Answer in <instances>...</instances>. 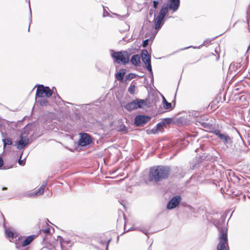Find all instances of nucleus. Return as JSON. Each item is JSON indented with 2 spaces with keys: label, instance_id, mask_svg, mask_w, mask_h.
<instances>
[{
  "label": "nucleus",
  "instance_id": "obj_22",
  "mask_svg": "<svg viewBox=\"0 0 250 250\" xmlns=\"http://www.w3.org/2000/svg\"><path fill=\"white\" fill-rule=\"evenodd\" d=\"M136 86L135 85L131 84L128 89V91L131 94H133L135 92Z\"/></svg>",
  "mask_w": 250,
  "mask_h": 250
},
{
  "label": "nucleus",
  "instance_id": "obj_37",
  "mask_svg": "<svg viewBox=\"0 0 250 250\" xmlns=\"http://www.w3.org/2000/svg\"><path fill=\"white\" fill-rule=\"evenodd\" d=\"M143 232H144L145 234H146V232H145V231H143Z\"/></svg>",
  "mask_w": 250,
  "mask_h": 250
},
{
  "label": "nucleus",
  "instance_id": "obj_9",
  "mask_svg": "<svg viewBox=\"0 0 250 250\" xmlns=\"http://www.w3.org/2000/svg\"><path fill=\"white\" fill-rule=\"evenodd\" d=\"M150 120V117L145 115H138L135 118V124L137 126L145 124Z\"/></svg>",
  "mask_w": 250,
  "mask_h": 250
},
{
  "label": "nucleus",
  "instance_id": "obj_27",
  "mask_svg": "<svg viewBox=\"0 0 250 250\" xmlns=\"http://www.w3.org/2000/svg\"><path fill=\"white\" fill-rule=\"evenodd\" d=\"M153 7L154 8H155V9L157 8V5H158V4L159 3V1H156V0H154L153 1Z\"/></svg>",
  "mask_w": 250,
  "mask_h": 250
},
{
  "label": "nucleus",
  "instance_id": "obj_18",
  "mask_svg": "<svg viewBox=\"0 0 250 250\" xmlns=\"http://www.w3.org/2000/svg\"><path fill=\"white\" fill-rule=\"evenodd\" d=\"M56 250H69V249L67 247H65V243L62 242L61 239H60L59 246L56 247Z\"/></svg>",
  "mask_w": 250,
  "mask_h": 250
},
{
  "label": "nucleus",
  "instance_id": "obj_17",
  "mask_svg": "<svg viewBox=\"0 0 250 250\" xmlns=\"http://www.w3.org/2000/svg\"><path fill=\"white\" fill-rule=\"evenodd\" d=\"M125 73V69H121L119 71V72L116 74V78L120 81H122L123 80L124 75Z\"/></svg>",
  "mask_w": 250,
  "mask_h": 250
},
{
  "label": "nucleus",
  "instance_id": "obj_29",
  "mask_svg": "<svg viewBox=\"0 0 250 250\" xmlns=\"http://www.w3.org/2000/svg\"><path fill=\"white\" fill-rule=\"evenodd\" d=\"M164 125H165V124L164 123H159L157 125V128L161 127H163V126Z\"/></svg>",
  "mask_w": 250,
  "mask_h": 250
},
{
  "label": "nucleus",
  "instance_id": "obj_12",
  "mask_svg": "<svg viewBox=\"0 0 250 250\" xmlns=\"http://www.w3.org/2000/svg\"><path fill=\"white\" fill-rule=\"evenodd\" d=\"M180 0H170V3L168 7L169 9L174 12L178 10Z\"/></svg>",
  "mask_w": 250,
  "mask_h": 250
},
{
  "label": "nucleus",
  "instance_id": "obj_35",
  "mask_svg": "<svg viewBox=\"0 0 250 250\" xmlns=\"http://www.w3.org/2000/svg\"><path fill=\"white\" fill-rule=\"evenodd\" d=\"M6 189H7V188L4 187V188H3L2 190H5Z\"/></svg>",
  "mask_w": 250,
  "mask_h": 250
},
{
  "label": "nucleus",
  "instance_id": "obj_26",
  "mask_svg": "<svg viewBox=\"0 0 250 250\" xmlns=\"http://www.w3.org/2000/svg\"><path fill=\"white\" fill-rule=\"evenodd\" d=\"M148 40L146 39L143 42V46L146 47L148 45Z\"/></svg>",
  "mask_w": 250,
  "mask_h": 250
},
{
  "label": "nucleus",
  "instance_id": "obj_23",
  "mask_svg": "<svg viewBox=\"0 0 250 250\" xmlns=\"http://www.w3.org/2000/svg\"><path fill=\"white\" fill-rule=\"evenodd\" d=\"M189 116L193 117L194 118H198L200 116V113L198 111H193L189 113Z\"/></svg>",
  "mask_w": 250,
  "mask_h": 250
},
{
  "label": "nucleus",
  "instance_id": "obj_8",
  "mask_svg": "<svg viewBox=\"0 0 250 250\" xmlns=\"http://www.w3.org/2000/svg\"><path fill=\"white\" fill-rule=\"evenodd\" d=\"M91 139L90 135L87 133L81 134V138L79 141V145L81 146H86L90 144Z\"/></svg>",
  "mask_w": 250,
  "mask_h": 250
},
{
  "label": "nucleus",
  "instance_id": "obj_20",
  "mask_svg": "<svg viewBox=\"0 0 250 250\" xmlns=\"http://www.w3.org/2000/svg\"><path fill=\"white\" fill-rule=\"evenodd\" d=\"M4 147H5L6 145H11L12 144V140L9 138L3 139L2 140Z\"/></svg>",
  "mask_w": 250,
  "mask_h": 250
},
{
  "label": "nucleus",
  "instance_id": "obj_14",
  "mask_svg": "<svg viewBox=\"0 0 250 250\" xmlns=\"http://www.w3.org/2000/svg\"><path fill=\"white\" fill-rule=\"evenodd\" d=\"M46 185L47 183L46 182H44L39 189L34 193V194H32V195L39 196L42 195L44 192V188Z\"/></svg>",
  "mask_w": 250,
  "mask_h": 250
},
{
  "label": "nucleus",
  "instance_id": "obj_16",
  "mask_svg": "<svg viewBox=\"0 0 250 250\" xmlns=\"http://www.w3.org/2000/svg\"><path fill=\"white\" fill-rule=\"evenodd\" d=\"M140 56L138 55H134L132 57L130 62L133 65H137L140 62Z\"/></svg>",
  "mask_w": 250,
  "mask_h": 250
},
{
  "label": "nucleus",
  "instance_id": "obj_3",
  "mask_svg": "<svg viewBox=\"0 0 250 250\" xmlns=\"http://www.w3.org/2000/svg\"><path fill=\"white\" fill-rule=\"evenodd\" d=\"M130 54L126 51L119 52H112L111 56L115 59L116 62L120 63L122 62L126 64L129 62Z\"/></svg>",
  "mask_w": 250,
  "mask_h": 250
},
{
  "label": "nucleus",
  "instance_id": "obj_7",
  "mask_svg": "<svg viewBox=\"0 0 250 250\" xmlns=\"http://www.w3.org/2000/svg\"><path fill=\"white\" fill-rule=\"evenodd\" d=\"M213 133L224 144L231 145L232 143V139L227 134L222 133L219 130H215Z\"/></svg>",
  "mask_w": 250,
  "mask_h": 250
},
{
  "label": "nucleus",
  "instance_id": "obj_13",
  "mask_svg": "<svg viewBox=\"0 0 250 250\" xmlns=\"http://www.w3.org/2000/svg\"><path fill=\"white\" fill-rule=\"evenodd\" d=\"M36 236L34 235H30L27 237L22 242L21 246L22 247L29 245L35 238Z\"/></svg>",
  "mask_w": 250,
  "mask_h": 250
},
{
  "label": "nucleus",
  "instance_id": "obj_10",
  "mask_svg": "<svg viewBox=\"0 0 250 250\" xmlns=\"http://www.w3.org/2000/svg\"><path fill=\"white\" fill-rule=\"evenodd\" d=\"M181 201V197L176 196L172 198L168 203L167 208L169 209L176 208Z\"/></svg>",
  "mask_w": 250,
  "mask_h": 250
},
{
  "label": "nucleus",
  "instance_id": "obj_31",
  "mask_svg": "<svg viewBox=\"0 0 250 250\" xmlns=\"http://www.w3.org/2000/svg\"><path fill=\"white\" fill-rule=\"evenodd\" d=\"M210 42H211L210 40L205 41L204 42V44L205 45L209 44H210Z\"/></svg>",
  "mask_w": 250,
  "mask_h": 250
},
{
  "label": "nucleus",
  "instance_id": "obj_5",
  "mask_svg": "<svg viewBox=\"0 0 250 250\" xmlns=\"http://www.w3.org/2000/svg\"><path fill=\"white\" fill-rule=\"evenodd\" d=\"M52 94V91L49 87L43 85L38 86L36 91V98H49Z\"/></svg>",
  "mask_w": 250,
  "mask_h": 250
},
{
  "label": "nucleus",
  "instance_id": "obj_15",
  "mask_svg": "<svg viewBox=\"0 0 250 250\" xmlns=\"http://www.w3.org/2000/svg\"><path fill=\"white\" fill-rule=\"evenodd\" d=\"M142 60L146 64L150 62V57L146 50H144L142 53Z\"/></svg>",
  "mask_w": 250,
  "mask_h": 250
},
{
  "label": "nucleus",
  "instance_id": "obj_30",
  "mask_svg": "<svg viewBox=\"0 0 250 250\" xmlns=\"http://www.w3.org/2000/svg\"><path fill=\"white\" fill-rule=\"evenodd\" d=\"M45 233H49L50 232V229H45L42 230Z\"/></svg>",
  "mask_w": 250,
  "mask_h": 250
},
{
  "label": "nucleus",
  "instance_id": "obj_25",
  "mask_svg": "<svg viewBox=\"0 0 250 250\" xmlns=\"http://www.w3.org/2000/svg\"><path fill=\"white\" fill-rule=\"evenodd\" d=\"M146 68L148 69V70L151 73H152V68H151V63H150V62H148L146 64Z\"/></svg>",
  "mask_w": 250,
  "mask_h": 250
},
{
  "label": "nucleus",
  "instance_id": "obj_21",
  "mask_svg": "<svg viewBox=\"0 0 250 250\" xmlns=\"http://www.w3.org/2000/svg\"><path fill=\"white\" fill-rule=\"evenodd\" d=\"M5 234L6 235V237L10 239H13L14 238L13 232L9 230H5Z\"/></svg>",
  "mask_w": 250,
  "mask_h": 250
},
{
  "label": "nucleus",
  "instance_id": "obj_6",
  "mask_svg": "<svg viewBox=\"0 0 250 250\" xmlns=\"http://www.w3.org/2000/svg\"><path fill=\"white\" fill-rule=\"evenodd\" d=\"M146 104L144 100L137 99L135 100L128 103L125 106V108L128 111H131L138 108H141L143 105Z\"/></svg>",
  "mask_w": 250,
  "mask_h": 250
},
{
  "label": "nucleus",
  "instance_id": "obj_1",
  "mask_svg": "<svg viewBox=\"0 0 250 250\" xmlns=\"http://www.w3.org/2000/svg\"><path fill=\"white\" fill-rule=\"evenodd\" d=\"M170 168L162 166H155L150 168L148 177L150 181L159 182L168 177Z\"/></svg>",
  "mask_w": 250,
  "mask_h": 250
},
{
  "label": "nucleus",
  "instance_id": "obj_32",
  "mask_svg": "<svg viewBox=\"0 0 250 250\" xmlns=\"http://www.w3.org/2000/svg\"><path fill=\"white\" fill-rule=\"evenodd\" d=\"M3 164V161L2 159L0 157V167H2Z\"/></svg>",
  "mask_w": 250,
  "mask_h": 250
},
{
  "label": "nucleus",
  "instance_id": "obj_34",
  "mask_svg": "<svg viewBox=\"0 0 250 250\" xmlns=\"http://www.w3.org/2000/svg\"><path fill=\"white\" fill-rule=\"evenodd\" d=\"M0 215L1 216L2 218L3 219V220L4 221V218L3 215L1 213H0Z\"/></svg>",
  "mask_w": 250,
  "mask_h": 250
},
{
  "label": "nucleus",
  "instance_id": "obj_19",
  "mask_svg": "<svg viewBox=\"0 0 250 250\" xmlns=\"http://www.w3.org/2000/svg\"><path fill=\"white\" fill-rule=\"evenodd\" d=\"M163 106L165 109H169L171 107V104L170 103L167 102L165 98L163 96Z\"/></svg>",
  "mask_w": 250,
  "mask_h": 250
},
{
  "label": "nucleus",
  "instance_id": "obj_2",
  "mask_svg": "<svg viewBox=\"0 0 250 250\" xmlns=\"http://www.w3.org/2000/svg\"><path fill=\"white\" fill-rule=\"evenodd\" d=\"M219 231V243L217 246V250H227L228 246L227 239V229L224 226L218 229Z\"/></svg>",
  "mask_w": 250,
  "mask_h": 250
},
{
  "label": "nucleus",
  "instance_id": "obj_24",
  "mask_svg": "<svg viewBox=\"0 0 250 250\" xmlns=\"http://www.w3.org/2000/svg\"><path fill=\"white\" fill-rule=\"evenodd\" d=\"M38 102L40 103V104H41V105H46L47 103H48V101L46 99H42L40 100H38Z\"/></svg>",
  "mask_w": 250,
  "mask_h": 250
},
{
  "label": "nucleus",
  "instance_id": "obj_11",
  "mask_svg": "<svg viewBox=\"0 0 250 250\" xmlns=\"http://www.w3.org/2000/svg\"><path fill=\"white\" fill-rule=\"evenodd\" d=\"M21 139L16 144V146L18 149H22L25 147L29 143V140L26 136H23L21 135Z\"/></svg>",
  "mask_w": 250,
  "mask_h": 250
},
{
  "label": "nucleus",
  "instance_id": "obj_33",
  "mask_svg": "<svg viewBox=\"0 0 250 250\" xmlns=\"http://www.w3.org/2000/svg\"><path fill=\"white\" fill-rule=\"evenodd\" d=\"M123 131H126V127L124 125L123 126V129H122Z\"/></svg>",
  "mask_w": 250,
  "mask_h": 250
},
{
  "label": "nucleus",
  "instance_id": "obj_28",
  "mask_svg": "<svg viewBox=\"0 0 250 250\" xmlns=\"http://www.w3.org/2000/svg\"><path fill=\"white\" fill-rule=\"evenodd\" d=\"M19 164L21 166H24L25 164V161L23 160H21V159L19 160Z\"/></svg>",
  "mask_w": 250,
  "mask_h": 250
},
{
  "label": "nucleus",
  "instance_id": "obj_36",
  "mask_svg": "<svg viewBox=\"0 0 250 250\" xmlns=\"http://www.w3.org/2000/svg\"><path fill=\"white\" fill-rule=\"evenodd\" d=\"M189 47H187L185 48V49H187V48H189Z\"/></svg>",
  "mask_w": 250,
  "mask_h": 250
},
{
  "label": "nucleus",
  "instance_id": "obj_4",
  "mask_svg": "<svg viewBox=\"0 0 250 250\" xmlns=\"http://www.w3.org/2000/svg\"><path fill=\"white\" fill-rule=\"evenodd\" d=\"M167 12V6L163 5L160 11L159 15L154 19V21L155 29L158 30L161 28L163 24V20Z\"/></svg>",
  "mask_w": 250,
  "mask_h": 250
}]
</instances>
